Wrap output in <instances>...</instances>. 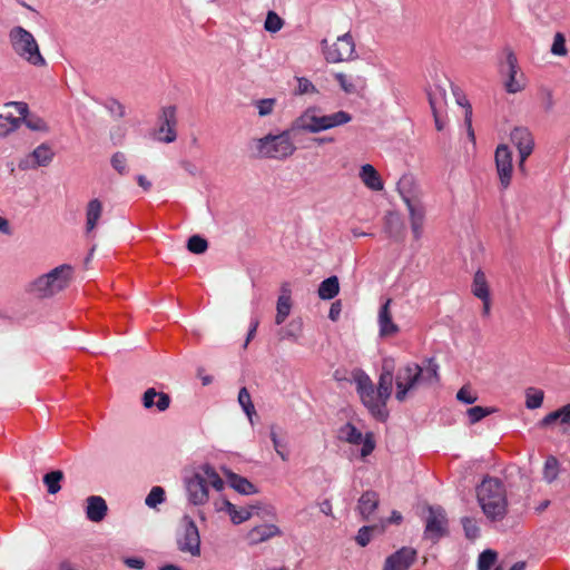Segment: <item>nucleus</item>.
<instances>
[{"label":"nucleus","instance_id":"obj_50","mask_svg":"<svg viewBox=\"0 0 570 570\" xmlns=\"http://www.w3.org/2000/svg\"><path fill=\"white\" fill-rule=\"evenodd\" d=\"M461 522L468 539L473 540L479 537L480 529L474 519L464 517Z\"/></svg>","mask_w":570,"mask_h":570},{"label":"nucleus","instance_id":"obj_12","mask_svg":"<svg viewBox=\"0 0 570 570\" xmlns=\"http://www.w3.org/2000/svg\"><path fill=\"white\" fill-rule=\"evenodd\" d=\"M177 108L176 106H165L158 115V128L156 139L160 142L170 144L177 139Z\"/></svg>","mask_w":570,"mask_h":570},{"label":"nucleus","instance_id":"obj_26","mask_svg":"<svg viewBox=\"0 0 570 570\" xmlns=\"http://www.w3.org/2000/svg\"><path fill=\"white\" fill-rule=\"evenodd\" d=\"M404 202L410 212L411 227H412L414 238L419 239L422 234L424 212L420 206L413 204L410 198L404 197Z\"/></svg>","mask_w":570,"mask_h":570},{"label":"nucleus","instance_id":"obj_25","mask_svg":"<svg viewBox=\"0 0 570 570\" xmlns=\"http://www.w3.org/2000/svg\"><path fill=\"white\" fill-rule=\"evenodd\" d=\"M278 534L281 531L275 524H261L248 532V540L252 544H257Z\"/></svg>","mask_w":570,"mask_h":570},{"label":"nucleus","instance_id":"obj_36","mask_svg":"<svg viewBox=\"0 0 570 570\" xmlns=\"http://www.w3.org/2000/svg\"><path fill=\"white\" fill-rule=\"evenodd\" d=\"M63 472L55 470L43 475V483L47 487L49 494H57L61 490V481L63 480Z\"/></svg>","mask_w":570,"mask_h":570},{"label":"nucleus","instance_id":"obj_17","mask_svg":"<svg viewBox=\"0 0 570 570\" xmlns=\"http://www.w3.org/2000/svg\"><path fill=\"white\" fill-rule=\"evenodd\" d=\"M416 550L402 547L385 559L382 570H409L416 560Z\"/></svg>","mask_w":570,"mask_h":570},{"label":"nucleus","instance_id":"obj_11","mask_svg":"<svg viewBox=\"0 0 570 570\" xmlns=\"http://www.w3.org/2000/svg\"><path fill=\"white\" fill-rule=\"evenodd\" d=\"M501 73L507 75L504 89L509 94H517L524 90L527 86L525 77L520 70L518 58L511 49H505V65L500 69Z\"/></svg>","mask_w":570,"mask_h":570},{"label":"nucleus","instance_id":"obj_51","mask_svg":"<svg viewBox=\"0 0 570 570\" xmlns=\"http://www.w3.org/2000/svg\"><path fill=\"white\" fill-rule=\"evenodd\" d=\"M551 52L554 56H566L567 55V48H566V38L564 35L561 32H557L553 38V43L551 46Z\"/></svg>","mask_w":570,"mask_h":570},{"label":"nucleus","instance_id":"obj_54","mask_svg":"<svg viewBox=\"0 0 570 570\" xmlns=\"http://www.w3.org/2000/svg\"><path fill=\"white\" fill-rule=\"evenodd\" d=\"M317 89L316 87L305 77H298L297 78V88L296 94L297 95H306V94H316Z\"/></svg>","mask_w":570,"mask_h":570},{"label":"nucleus","instance_id":"obj_63","mask_svg":"<svg viewBox=\"0 0 570 570\" xmlns=\"http://www.w3.org/2000/svg\"><path fill=\"white\" fill-rule=\"evenodd\" d=\"M400 223V218L395 214H389L386 216V227L391 228L394 224L397 225Z\"/></svg>","mask_w":570,"mask_h":570},{"label":"nucleus","instance_id":"obj_21","mask_svg":"<svg viewBox=\"0 0 570 570\" xmlns=\"http://www.w3.org/2000/svg\"><path fill=\"white\" fill-rule=\"evenodd\" d=\"M558 423L562 428V432L570 430V404L550 412L541 421L540 426L546 428Z\"/></svg>","mask_w":570,"mask_h":570},{"label":"nucleus","instance_id":"obj_18","mask_svg":"<svg viewBox=\"0 0 570 570\" xmlns=\"http://www.w3.org/2000/svg\"><path fill=\"white\" fill-rule=\"evenodd\" d=\"M53 158V151L50 146L42 144L38 146L26 159L21 160L19 167L21 169H35L37 167L47 166Z\"/></svg>","mask_w":570,"mask_h":570},{"label":"nucleus","instance_id":"obj_61","mask_svg":"<svg viewBox=\"0 0 570 570\" xmlns=\"http://www.w3.org/2000/svg\"><path fill=\"white\" fill-rule=\"evenodd\" d=\"M12 105H14L18 109V111L20 112V115L22 116L21 121L26 120L28 118V105L26 102H21V101H18V102H12Z\"/></svg>","mask_w":570,"mask_h":570},{"label":"nucleus","instance_id":"obj_8","mask_svg":"<svg viewBox=\"0 0 570 570\" xmlns=\"http://www.w3.org/2000/svg\"><path fill=\"white\" fill-rule=\"evenodd\" d=\"M13 51L24 61L35 67L46 66V59L40 52L35 37L22 27H14L9 33Z\"/></svg>","mask_w":570,"mask_h":570},{"label":"nucleus","instance_id":"obj_49","mask_svg":"<svg viewBox=\"0 0 570 570\" xmlns=\"http://www.w3.org/2000/svg\"><path fill=\"white\" fill-rule=\"evenodd\" d=\"M492 412H494V409L473 406L466 411V414L469 416L470 423L475 424L476 422L481 421L483 417L488 416Z\"/></svg>","mask_w":570,"mask_h":570},{"label":"nucleus","instance_id":"obj_1","mask_svg":"<svg viewBox=\"0 0 570 570\" xmlns=\"http://www.w3.org/2000/svg\"><path fill=\"white\" fill-rule=\"evenodd\" d=\"M440 381L439 364L431 357L423 361L422 365L411 362L400 367L395 375V399L403 403L421 385L431 386Z\"/></svg>","mask_w":570,"mask_h":570},{"label":"nucleus","instance_id":"obj_37","mask_svg":"<svg viewBox=\"0 0 570 570\" xmlns=\"http://www.w3.org/2000/svg\"><path fill=\"white\" fill-rule=\"evenodd\" d=\"M21 119L11 115H0V138L8 136L20 127Z\"/></svg>","mask_w":570,"mask_h":570},{"label":"nucleus","instance_id":"obj_48","mask_svg":"<svg viewBox=\"0 0 570 570\" xmlns=\"http://www.w3.org/2000/svg\"><path fill=\"white\" fill-rule=\"evenodd\" d=\"M165 500V491L161 487H154L148 493L145 503L149 508H156L158 504L164 502Z\"/></svg>","mask_w":570,"mask_h":570},{"label":"nucleus","instance_id":"obj_40","mask_svg":"<svg viewBox=\"0 0 570 570\" xmlns=\"http://www.w3.org/2000/svg\"><path fill=\"white\" fill-rule=\"evenodd\" d=\"M559 474V462L554 456H549L543 466V479L551 483L553 482Z\"/></svg>","mask_w":570,"mask_h":570},{"label":"nucleus","instance_id":"obj_34","mask_svg":"<svg viewBox=\"0 0 570 570\" xmlns=\"http://www.w3.org/2000/svg\"><path fill=\"white\" fill-rule=\"evenodd\" d=\"M429 102L434 116L435 127L439 131L443 130L444 122L440 119L439 111L442 107V101L445 99L444 90L438 89L434 92H429Z\"/></svg>","mask_w":570,"mask_h":570},{"label":"nucleus","instance_id":"obj_2","mask_svg":"<svg viewBox=\"0 0 570 570\" xmlns=\"http://www.w3.org/2000/svg\"><path fill=\"white\" fill-rule=\"evenodd\" d=\"M297 130L291 127L277 135L268 134L262 138H255L250 142V150L255 158H269L284 160L291 157L296 146L292 140V135Z\"/></svg>","mask_w":570,"mask_h":570},{"label":"nucleus","instance_id":"obj_32","mask_svg":"<svg viewBox=\"0 0 570 570\" xmlns=\"http://www.w3.org/2000/svg\"><path fill=\"white\" fill-rule=\"evenodd\" d=\"M220 510H226L230 517V520L234 524H240L247 521L252 517V511L247 508L237 509L235 504L229 502L228 500L222 501Z\"/></svg>","mask_w":570,"mask_h":570},{"label":"nucleus","instance_id":"obj_64","mask_svg":"<svg viewBox=\"0 0 570 570\" xmlns=\"http://www.w3.org/2000/svg\"><path fill=\"white\" fill-rule=\"evenodd\" d=\"M321 511L326 515L332 514V504L328 500H325L321 503Z\"/></svg>","mask_w":570,"mask_h":570},{"label":"nucleus","instance_id":"obj_52","mask_svg":"<svg viewBox=\"0 0 570 570\" xmlns=\"http://www.w3.org/2000/svg\"><path fill=\"white\" fill-rule=\"evenodd\" d=\"M276 100L273 98L261 99L256 101L258 115L261 117L268 116L273 112Z\"/></svg>","mask_w":570,"mask_h":570},{"label":"nucleus","instance_id":"obj_3","mask_svg":"<svg viewBox=\"0 0 570 570\" xmlns=\"http://www.w3.org/2000/svg\"><path fill=\"white\" fill-rule=\"evenodd\" d=\"M479 504L491 521L502 520L508 510L503 483L498 478H485L476 489Z\"/></svg>","mask_w":570,"mask_h":570},{"label":"nucleus","instance_id":"obj_9","mask_svg":"<svg viewBox=\"0 0 570 570\" xmlns=\"http://www.w3.org/2000/svg\"><path fill=\"white\" fill-rule=\"evenodd\" d=\"M177 549L190 554L191 557H200V534L195 521L189 515H184L176 533Z\"/></svg>","mask_w":570,"mask_h":570},{"label":"nucleus","instance_id":"obj_42","mask_svg":"<svg viewBox=\"0 0 570 570\" xmlns=\"http://www.w3.org/2000/svg\"><path fill=\"white\" fill-rule=\"evenodd\" d=\"M284 26V20L275 12V11H268L264 28L266 31L275 33L279 31Z\"/></svg>","mask_w":570,"mask_h":570},{"label":"nucleus","instance_id":"obj_24","mask_svg":"<svg viewBox=\"0 0 570 570\" xmlns=\"http://www.w3.org/2000/svg\"><path fill=\"white\" fill-rule=\"evenodd\" d=\"M360 178L371 190L380 191L384 187L380 174L371 164H365L361 167Z\"/></svg>","mask_w":570,"mask_h":570},{"label":"nucleus","instance_id":"obj_41","mask_svg":"<svg viewBox=\"0 0 570 570\" xmlns=\"http://www.w3.org/2000/svg\"><path fill=\"white\" fill-rule=\"evenodd\" d=\"M112 168L121 176L129 173L128 159L121 151L115 153L110 159Z\"/></svg>","mask_w":570,"mask_h":570},{"label":"nucleus","instance_id":"obj_60","mask_svg":"<svg viewBox=\"0 0 570 570\" xmlns=\"http://www.w3.org/2000/svg\"><path fill=\"white\" fill-rule=\"evenodd\" d=\"M471 117H472V109H471V106L468 105V108H466V111H465V124H466V127H468V135L470 137V139L472 141H474V131H473V128H472V120H471Z\"/></svg>","mask_w":570,"mask_h":570},{"label":"nucleus","instance_id":"obj_13","mask_svg":"<svg viewBox=\"0 0 570 570\" xmlns=\"http://www.w3.org/2000/svg\"><path fill=\"white\" fill-rule=\"evenodd\" d=\"M446 534L448 519L445 511L441 507H429V515L424 530L425 538L436 542Z\"/></svg>","mask_w":570,"mask_h":570},{"label":"nucleus","instance_id":"obj_6","mask_svg":"<svg viewBox=\"0 0 570 570\" xmlns=\"http://www.w3.org/2000/svg\"><path fill=\"white\" fill-rule=\"evenodd\" d=\"M71 274V266L60 265L30 283L29 292L40 298L52 297L69 285Z\"/></svg>","mask_w":570,"mask_h":570},{"label":"nucleus","instance_id":"obj_62","mask_svg":"<svg viewBox=\"0 0 570 570\" xmlns=\"http://www.w3.org/2000/svg\"><path fill=\"white\" fill-rule=\"evenodd\" d=\"M137 183L145 191H149L151 188V183L144 175L137 176Z\"/></svg>","mask_w":570,"mask_h":570},{"label":"nucleus","instance_id":"obj_38","mask_svg":"<svg viewBox=\"0 0 570 570\" xmlns=\"http://www.w3.org/2000/svg\"><path fill=\"white\" fill-rule=\"evenodd\" d=\"M340 438L351 444H360L363 441L362 433L351 423L341 428Z\"/></svg>","mask_w":570,"mask_h":570},{"label":"nucleus","instance_id":"obj_14","mask_svg":"<svg viewBox=\"0 0 570 570\" xmlns=\"http://www.w3.org/2000/svg\"><path fill=\"white\" fill-rule=\"evenodd\" d=\"M126 106L116 99H109V137L121 139L127 130Z\"/></svg>","mask_w":570,"mask_h":570},{"label":"nucleus","instance_id":"obj_53","mask_svg":"<svg viewBox=\"0 0 570 570\" xmlns=\"http://www.w3.org/2000/svg\"><path fill=\"white\" fill-rule=\"evenodd\" d=\"M539 94L543 101L544 111L550 112L554 107L553 91L548 87H541Z\"/></svg>","mask_w":570,"mask_h":570},{"label":"nucleus","instance_id":"obj_56","mask_svg":"<svg viewBox=\"0 0 570 570\" xmlns=\"http://www.w3.org/2000/svg\"><path fill=\"white\" fill-rule=\"evenodd\" d=\"M456 399L465 404H473L476 401V396L473 395L466 386L459 390Z\"/></svg>","mask_w":570,"mask_h":570},{"label":"nucleus","instance_id":"obj_23","mask_svg":"<svg viewBox=\"0 0 570 570\" xmlns=\"http://www.w3.org/2000/svg\"><path fill=\"white\" fill-rule=\"evenodd\" d=\"M86 517L91 522H101L107 513V505L104 498L91 495L87 498Z\"/></svg>","mask_w":570,"mask_h":570},{"label":"nucleus","instance_id":"obj_30","mask_svg":"<svg viewBox=\"0 0 570 570\" xmlns=\"http://www.w3.org/2000/svg\"><path fill=\"white\" fill-rule=\"evenodd\" d=\"M379 505V497L374 491L364 492L358 500V510L364 520H368L370 515Z\"/></svg>","mask_w":570,"mask_h":570},{"label":"nucleus","instance_id":"obj_44","mask_svg":"<svg viewBox=\"0 0 570 570\" xmlns=\"http://www.w3.org/2000/svg\"><path fill=\"white\" fill-rule=\"evenodd\" d=\"M208 243L199 235H193L188 238L187 248L190 253L203 254L207 250Z\"/></svg>","mask_w":570,"mask_h":570},{"label":"nucleus","instance_id":"obj_5","mask_svg":"<svg viewBox=\"0 0 570 570\" xmlns=\"http://www.w3.org/2000/svg\"><path fill=\"white\" fill-rule=\"evenodd\" d=\"M353 379L356 385V392L363 403L373 417L384 422L389 417V411L386 410L387 399L379 395V391L374 386L371 377L362 370H357L353 373Z\"/></svg>","mask_w":570,"mask_h":570},{"label":"nucleus","instance_id":"obj_43","mask_svg":"<svg viewBox=\"0 0 570 570\" xmlns=\"http://www.w3.org/2000/svg\"><path fill=\"white\" fill-rule=\"evenodd\" d=\"M498 554L495 551L488 549L480 553L478 559V570H490L495 563Z\"/></svg>","mask_w":570,"mask_h":570},{"label":"nucleus","instance_id":"obj_35","mask_svg":"<svg viewBox=\"0 0 570 570\" xmlns=\"http://www.w3.org/2000/svg\"><path fill=\"white\" fill-rule=\"evenodd\" d=\"M472 293L479 299L490 297L489 284L485 274L481 269L476 271L474 274Z\"/></svg>","mask_w":570,"mask_h":570},{"label":"nucleus","instance_id":"obj_4","mask_svg":"<svg viewBox=\"0 0 570 570\" xmlns=\"http://www.w3.org/2000/svg\"><path fill=\"white\" fill-rule=\"evenodd\" d=\"M208 485L220 491L224 481L213 466L204 464L186 481L188 500L195 505L205 504L208 501Z\"/></svg>","mask_w":570,"mask_h":570},{"label":"nucleus","instance_id":"obj_46","mask_svg":"<svg viewBox=\"0 0 570 570\" xmlns=\"http://www.w3.org/2000/svg\"><path fill=\"white\" fill-rule=\"evenodd\" d=\"M544 394L541 390L529 389L527 392L525 406L534 410L542 405Z\"/></svg>","mask_w":570,"mask_h":570},{"label":"nucleus","instance_id":"obj_47","mask_svg":"<svg viewBox=\"0 0 570 570\" xmlns=\"http://www.w3.org/2000/svg\"><path fill=\"white\" fill-rule=\"evenodd\" d=\"M375 531H379V528L377 525H364L362 527L356 537H355V540L357 542V544H360L361 547H366L371 540H372V534L373 532Z\"/></svg>","mask_w":570,"mask_h":570},{"label":"nucleus","instance_id":"obj_45","mask_svg":"<svg viewBox=\"0 0 570 570\" xmlns=\"http://www.w3.org/2000/svg\"><path fill=\"white\" fill-rule=\"evenodd\" d=\"M269 436H271V440L273 442V446H274V450L276 451V453L279 455V458L283 461H287L288 452L286 451V442L278 439L277 433L275 431V426L271 428Z\"/></svg>","mask_w":570,"mask_h":570},{"label":"nucleus","instance_id":"obj_10","mask_svg":"<svg viewBox=\"0 0 570 570\" xmlns=\"http://www.w3.org/2000/svg\"><path fill=\"white\" fill-rule=\"evenodd\" d=\"M324 58L330 63H337L353 58L355 42L350 32L337 37L336 41L328 43L327 39L321 41Z\"/></svg>","mask_w":570,"mask_h":570},{"label":"nucleus","instance_id":"obj_22","mask_svg":"<svg viewBox=\"0 0 570 570\" xmlns=\"http://www.w3.org/2000/svg\"><path fill=\"white\" fill-rule=\"evenodd\" d=\"M170 396L164 392H157L154 387H149L142 395V405L145 409L156 406L159 412L166 411L170 405Z\"/></svg>","mask_w":570,"mask_h":570},{"label":"nucleus","instance_id":"obj_31","mask_svg":"<svg viewBox=\"0 0 570 570\" xmlns=\"http://www.w3.org/2000/svg\"><path fill=\"white\" fill-rule=\"evenodd\" d=\"M102 214V203L98 199H92L88 203L86 213V233L89 235L96 228L97 223Z\"/></svg>","mask_w":570,"mask_h":570},{"label":"nucleus","instance_id":"obj_29","mask_svg":"<svg viewBox=\"0 0 570 570\" xmlns=\"http://www.w3.org/2000/svg\"><path fill=\"white\" fill-rule=\"evenodd\" d=\"M393 367L389 366L384 363L382 367V372L379 377L376 391H379V395L386 397L387 400L391 397L392 389H393Z\"/></svg>","mask_w":570,"mask_h":570},{"label":"nucleus","instance_id":"obj_16","mask_svg":"<svg viewBox=\"0 0 570 570\" xmlns=\"http://www.w3.org/2000/svg\"><path fill=\"white\" fill-rule=\"evenodd\" d=\"M495 166L502 188H508L512 177V153L507 145H499L495 150Z\"/></svg>","mask_w":570,"mask_h":570},{"label":"nucleus","instance_id":"obj_55","mask_svg":"<svg viewBox=\"0 0 570 570\" xmlns=\"http://www.w3.org/2000/svg\"><path fill=\"white\" fill-rule=\"evenodd\" d=\"M26 126L35 131H48V125L46 121L39 117H30L24 121Z\"/></svg>","mask_w":570,"mask_h":570},{"label":"nucleus","instance_id":"obj_33","mask_svg":"<svg viewBox=\"0 0 570 570\" xmlns=\"http://www.w3.org/2000/svg\"><path fill=\"white\" fill-rule=\"evenodd\" d=\"M340 293V282L337 276H331L324 279L317 289L318 297L324 301L334 298Z\"/></svg>","mask_w":570,"mask_h":570},{"label":"nucleus","instance_id":"obj_58","mask_svg":"<svg viewBox=\"0 0 570 570\" xmlns=\"http://www.w3.org/2000/svg\"><path fill=\"white\" fill-rule=\"evenodd\" d=\"M124 563L135 570H141L145 567V561L141 558H124Z\"/></svg>","mask_w":570,"mask_h":570},{"label":"nucleus","instance_id":"obj_15","mask_svg":"<svg viewBox=\"0 0 570 570\" xmlns=\"http://www.w3.org/2000/svg\"><path fill=\"white\" fill-rule=\"evenodd\" d=\"M511 141L519 151V168L523 170L524 163L534 148L533 136L527 127H515L511 131Z\"/></svg>","mask_w":570,"mask_h":570},{"label":"nucleus","instance_id":"obj_27","mask_svg":"<svg viewBox=\"0 0 570 570\" xmlns=\"http://www.w3.org/2000/svg\"><path fill=\"white\" fill-rule=\"evenodd\" d=\"M292 308L291 291L287 285L282 286V294L277 299L275 323L281 325L289 315Z\"/></svg>","mask_w":570,"mask_h":570},{"label":"nucleus","instance_id":"obj_59","mask_svg":"<svg viewBox=\"0 0 570 570\" xmlns=\"http://www.w3.org/2000/svg\"><path fill=\"white\" fill-rule=\"evenodd\" d=\"M341 312H342L341 301H336V302L332 303V305L330 307V312H328L330 320H332L334 322L337 321L341 315Z\"/></svg>","mask_w":570,"mask_h":570},{"label":"nucleus","instance_id":"obj_7","mask_svg":"<svg viewBox=\"0 0 570 570\" xmlns=\"http://www.w3.org/2000/svg\"><path fill=\"white\" fill-rule=\"evenodd\" d=\"M315 109H307L303 115L293 121V129L304 130L312 134L328 130L343 126L352 120V115L340 110L331 115H315Z\"/></svg>","mask_w":570,"mask_h":570},{"label":"nucleus","instance_id":"obj_39","mask_svg":"<svg viewBox=\"0 0 570 570\" xmlns=\"http://www.w3.org/2000/svg\"><path fill=\"white\" fill-rule=\"evenodd\" d=\"M238 403L247 417L252 421L253 415L256 414L255 406L252 402V396L246 387H242L238 392Z\"/></svg>","mask_w":570,"mask_h":570},{"label":"nucleus","instance_id":"obj_19","mask_svg":"<svg viewBox=\"0 0 570 570\" xmlns=\"http://www.w3.org/2000/svg\"><path fill=\"white\" fill-rule=\"evenodd\" d=\"M391 304L392 298H387L379 311L377 323L381 337L394 336L400 332L399 325H396L392 320V313L390 309Z\"/></svg>","mask_w":570,"mask_h":570},{"label":"nucleus","instance_id":"obj_28","mask_svg":"<svg viewBox=\"0 0 570 570\" xmlns=\"http://www.w3.org/2000/svg\"><path fill=\"white\" fill-rule=\"evenodd\" d=\"M225 475L229 485L238 493L248 495L257 492L256 487L246 478L230 471H227Z\"/></svg>","mask_w":570,"mask_h":570},{"label":"nucleus","instance_id":"obj_20","mask_svg":"<svg viewBox=\"0 0 570 570\" xmlns=\"http://www.w3.org/2000/svg\"><path fill=\"white\" fill-rule=\"evenodd\" d=\"M334 78L347 95L358 94L366 88V79L361 75L336 72Z\"/></svg>","mask_w":570,"mask_h":570},{"label":"nucleus","instance_id":"obj_57","mask_svg":"<svg viewBox=\"0 0 570 570\" xmlns=\"http://www.w3.org/2000/svg\"><path fill=\"white\" fill-rule=\"evenodd\" d=\"M361 443H362L361 456L366 458L367 455H370L373 452V450L375 448V443L370 434H367L366 438Z\"/></svg>","mask_w":570,"mask_h":570}]
</instances>
